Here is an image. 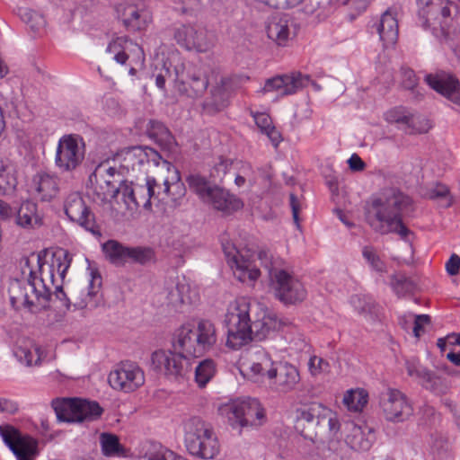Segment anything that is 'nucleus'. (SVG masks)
<instances>
[{"label": "nucleus", "instance_id": "f257e3e1", "mask_svg": "<svg viewBox=\"0 0 460 460\" xmlns=\"http://www.w3.org/2000/svg\"><path fill=\"white\" fill-rule=\"evenodd\" d=\"M217 341V328L211 321L202 319L196 324H183L173 333V351H155L152 354V364L169 378L183 376L190 368L189 358L201 357L213 349Z\"/></svg>", "mask_w": 460, "mask_h": 460}, {"label": "nucleus", "instance_id": "f03ea898", "mask_svg": "<svg viewBox=\"0 0 460 460\" xmlns=\"http://www.w3.org/2000/svg\"><path fill=\"white\" fill-rule=\"evenodd\" d=\"M71 261L72 255L66 250L58 249L49 261L40 264V277L31 271L27 279L11 280L8 293L13 306L46 308L52 294L56 297L65 296L63 282Z\"/></svg>", "mask_w": 460, "mask_h": 460}, {"label": "nucleus", "instance_id": "7ed1b4c3", "mask_svg": "<svg viewBox=\"0 0 460 460\" xmlns=\"http://www.w3.org/2000/svg\"><path fill=\"white\" fill-rule=\"evenodd\" d=\"M245 298L232 302L226 314L225 323L227 328L226 346L238 349L253 339L262 341L271 332L289 325V321L280 318L276 314L261 309L252 320L251 313L254 311Z\"/></svg>", "mask_w": 460, "mask_h": 460}, {"label": "nucleus", "instance_id": "20e7f679", "mask_svg": "<svg viewBox=\"0 0 460 460\" xmlns=\"http://www.w3.org/2000/svg\"><path fill=\"white\" fill-rule=\"evenodd\" d=\"M411 204V199L396 189L385 190L373 198L366 207V220L376 233H396L405 238L408 228L403 225L402 214Z\"/></svg>", "mask_w": 460, "mask_h": 460}, {"label": "nucleus", "instance_id": "39448f33", "mask_svg": "<svg viewBox=\"0 0 460 460\" xmlns=\"http://www.w3.org/2000/svg\"><path fill=\"white\" fill-rule=\"evenodd\" d=\"M257 258L269 273L270 288L278 300L285 305H296L306 298L305 285L297 277L281 268V259L274 258L268 251H260Z\"/></svg>", "mask_w": 460, "mask_h": 460}, {"label": "nucleus", "instance_id": "423d86ee", "mask_svg": "<svg viewBox=\"0 0 460 460\" xmlns=\"http://www.w3.org/2000/svg\"><path fill=\"white\" fill-rule=\"evenodd\" d=\"M128 181L124 179L123 172L112 162L107 160L100 163L89 176L88 189L93 199L100 204L111 203L123 197L124 187Z\"/></svg>", "mask_w": 460, "mask_h": 460}, {"label": "nucleus", "instance_id": "0eeeda50", "mask_svg": "<svg viewBox=\"0 0 460 460\" xmlns=\"http://www.w3.org/2000/svg\"><path fill=\"white\" fill-rule=\"evenodd\" d=\"M296 429L305 438L314 441L320 431L335 435L340 422L335 412L320 402L304 405L296 411Z\"/></svg>", "mask_w": 460, "mask_h": 460}, {"label": "nucleus", "instance_id": "6e6552de", "mask_svg": "<svg viewBox=\"0 0 460 460\" xmlns=\"http://www.w3.org/2000/svg\"><path fill=\"white\" fill-rule=\"evenodd\" d=\"M184 439L187 449L193 456L213 459L219 453V442L212 428L199 417L185 421Z\"/></svg>", "mask_w": 460, "mask_h": 460}, {"label": "nucleus", "instance_id": "1a4fd4ad", "mask_svg": "<svg viewBox=\"0 0 460 460\" xmlns=\"http://www.w3.org/2000/svg\"><path fill=\"white\" fill-rule=\"evenodd\" d=\"M221 416L227 419L233 428L261 426L265 420L264 409L255 398L231 401L218 408Z\"/></svg>", "mask_w": 460, "mask_h": 460}, {"label": "nucleus", "instance_id": "9d476101", "mask_svg": "<svg viewBox=\"0 0 460 460\" xmlns=\"http://www.w3.org/2000/svg\"><path fill=\"white\" fill-rule=\"evenodd\" d=\"M51 405L58 421L67 423L93 421L103 411L98 402L78 398H57Z\"/></svg>", "mask_w": 460, "mask_h": 460}, {"label": "nucleus", "instance_id": "9b49d317", "mask_svg": "<svg viewBox=\"0 0 460 460\" xmlns=\"http://www.w3.org/2000/svg\"><path fill=\"white\" fill-rule=\"evenodd\" d=\"M162 156L153 148L147 146H130L118 152L112 163L125 173L137 174L147 170L151 164L162 165Z\"/></svg>", "mask_w": 460, "mask_h": 460}, {"label": "nucleus", "instance_id": "f8f14e48", "mask_svg": "<svg viewBox=\"0 0 460 460\" xmlns=\"http://www.w3.org/2000/svg\"><path fill=\"white\" fill-rule=\"evenodd\" d=\"M102 278L96 271L91 270L89 277L85 281L76 283L70 293V297L64 296L56 297L63 306L69 309L73 305L77 309L85 307L95 308L100 304L101 298Z\"/></svg>", "mask_w": 460, "mask_h": 460}, {"label": "nucleus", "instance_id": "ddd939ff", "mask_svg": "<svg viewBox=\"0 0 460 460\" xmlns=\"http://www.w3.org/2000/svg\"><path fill=\"white\" fill-rule=\"evenodd\" d=\"M419 20L424 29L447 30L451 21V10L456 8L449 0H417Z\"/></svg>", "mask_w": 460, "mask_h": 460}, {"label": "nucleus", "instance_id": "4468645a", "mask_svg": "<svg viewBox=\"0 0 460 460\" xmlns=\"http://www.w3.org/2000/svg\"><path fill=\"white\" fill-rule=\"evenodd\" d=\"M85 146L77 135H65L59 138L55 155V165L61 172H72L83 163Z\"/></svg>", "mask_w": 460, "mask_h": 460}, {"label": "nucleus", "instance_id": "2eb2a0df", "mask_svg": "<svg viewBox=\"0 0 460 460\" xmlns=\"http://www.w3.org/2000/svg\"><path fill=\"white\" fill-rule=\"evenodd\" d=\"M379 406L385 419L391 422H402L413 413L407 396L395 388H388L380 394Z\"/></svg>", "mask_w": 460, "mask_h": 460}, {"label": "nucleus", "instance_id": "dca6fc26", "mask_svg": "<svg viewBox=\"0 0 460 460\" xmlns=\"http://www.w3.org/2000/svg\"><path fill=\"white\" fill-rule=\"evenodd\" d=\"M64 211L72 222L92 233L100 235V227L96 223L95 216L86 205L82 195L78 191H73L66 195L64 200Z\"/></svg>", "mask_w": 460, "mask_h": 460}, {"label": "nucleus", "instance_id": "f3484780", "mask_svg": "<svg viewBox=\"0 0 460 460\" xmlns=\"http://www.w3.org/2000/svg\"><path fill=\"white\" fill-rule=\"evenodd\" d=\"M222 246L227 263L239 281L252 284L258 279L261 271L251 261L248 251H239L229 243H223Z\"/></svg>", "mask_w": 460, "mask_h": 460}, {"label": "nucleus", "instance_id": "a211bd4d", "mask_svg": "<svg viewBox=\"0 0 460 460\" xmlns=\"http://www.w3.org/2000/svg\"><path fill=\"white\" fill-rule=\"evenodd\" d=\"M0 436L17 460H35L38 443L34 438L10 425L0 426Z\"/></svg>", "mask_w": 460, "mask_h": 460}, {"label": "nucleus", "instance_id": "6ab92c4d", "mask_svg": "<svg viewBox=\"0 0 460 460\" xmlns=\"http://www.w3.org/2000/svg\"><path fill=\"white\" fill-rule=\"evenodd\" d=\"M175 40L179 45L188 50L197 52H208L212 49L216 44V36L214 33L204 28L191 25H181L174 34Z\"/></svg>", "mask_w": 460, "mask_h": 460}, {"label": "nucleus", "instance_id": "aec40b11", "mask_svg": "<svg viewBox=\"0 0 460 460\" xmlns=\"http://www.w3.org/2000/svg\"><path fill=\"white\" fill-rule=\"evenodd\" d=\"M111 386L118 391L130 393L145 383L144 371L133 362H123L108 377Z\"/></svg>", "mask_w": 460, "mask_h": 460}, {"label": "nucleus", "instance_id": "412c9836", "mask_svg": "<svg viewBox=\"0 0 460 460\" xmlns=\"http://www.w3.org/2000/svg\"><path fill=\"white\" fill-rule=\"evenodd\" d=\"M277 362L273 361L269 353L258 349L250 354L246 362L242 364L241 372L243 376L253 383L262 384L269 381L273 374Z\"/></svg>", "mask_w": 460, "mask_h": 460}, {"label": "nucleus", "instance_id": "4be33fe9", "mask_svg": "<svg viewBox=\"0 0 460 460\" xmlns=\"http://www.w3.org/2000/svg\"><path fill=\"white\" fill-rule=\"evenodd\" d=\"M106 51L120 65H125L128 60H130L131 65L141 66L145 61L143 49L126 36L112 40L109 43Z\"/></svg>", "mask_w": 460, "mask_h": 460}, {"label": "nucleus", "instance_id": "5701e85b", "mask_svg": "<svg viewBox=\"0 0 460 460\" xmlns=\"http://www.w3.org/2000/svg\"><path fill=\"white\" fill-rule=\"evenodd\" d=\"M184 69L182 63L174 66V81L178 93L191 99L201 97L208 88V78L200 73L185 74Z\"/></svg>", "mask_w": 460, "mask_h": 460}, {"label": "nucleus", "instance_id": "b1692460", "mask_svg": "<svg viewBox=\"0 0 460 460\" xmlns=\"http://www.w3.org/2000/svg\"><path fill=\"white\" fill-rule=\"evenodd\" d=\"M117 12L123 24L128 30H144L152 21L151 13L142 1L119 4Z\"/></svg>", "mask_w": 460, "mask_h": 460}, {"label": "nucleus", "instance_id": "393cba45", "mask_svg": "<svg viewBox=\"0 0 460 460\" xmlns=\"http://www.w3.org/2000/svg\"><path fill=\"white\" fill-rule=\"evenodd\" d=\"M308 80V76L300 73L277 75L265 82L261 92L263 93L276 92L279 96L289 95L303 88Z\"/></svg>", "mask_w": 460, "mask_h": 460}, {"label": "nucleus", "instance_id": "a878e982", "mask_svg": "<svg viewBox=\"0 0 460 460\" xmlns=\"http://www.w3.org/2000/svg\"><path fill=\"white\" fill-rule=\"evenodd\" d=\"M300 382L297 368L288 363L277 362L269 384L278 392L288 393L294 390Z\"/></svg>", "mask_w": 460, "mask_h": 460}, {"label": "nucleus", "instance_id": "bb28decb", "mask_svg": "<svg viewBox=\"0 0 460 460\" xmlns=\"http://www.w3.org/2000/svg\"><path fill=\"white\" fill-rule=\"evenodd\" d=\"M425 81L436 92L460 106V84L453 75L438 72L434 75H427Z\"/></svg>", "mask_w": 460, "mask_h": 460}, {"label": "nucleus", "instance_id": "cd10ccee", "mask_svg": "<svg viewBox=\"0 0 460 460\" xmlns=\"http://www.w3.org/2000/svg\"><path fill=\"white\" fill-rule=\"evenodd\" d=\"M122 190L123 197L121 201L127 210L134 211L140 206L145 208L151 207V199H154V190L151 186L148 187L146 183L133 187L132 182H129Z\"/></svg>", "mask_w": 460, "mask_h": 460}, {"label": "nucleus", "instance_id": "c85d7f7f", "mask_svg": "<svg viewBox=\"0 0 460 460\" xmlns=\"http://www.w3.org/2000/svg\"><path fill=\"white\" fill-rule=\"evenodd\" d=\"M345 442L355 451H367L375 441V434L367 426H358L353 422L345 425Z\"/></svg>", "mask_w": 460, "mask_h": 460}, {"label": "nucleus", "instance_id": "c756f323", "mask_svg": "<svg viewBox=\"0 0 460 460\" xmlns=\"http://www.w3.org/2000/svg\"><path fill=\"white\" fill-rule=\"evenodd\" d=\"M380 40L385 48L394 46L398 40L399 26L396 13L393 9H387L374 24Z\"/></svg>", "mask_w": 460, "mask_h": 460}, {"label": "nucleus", "instance_id": "7c9ffc66", "mask_svg": "<svg viewBox=\"0 0 460 460\" xmlns=\"http://www.w3.org/2000/svg\"><path fill=\"white\" fill-rule=\"evenodd\" d=\"M291 21L288 14L276 13L271 15L267 22L266 32L269 39L279 46H285L291 36Z\"/></svg>", "mask_w": 460, "mask_h": 460}, {"label": "nucleus", "instance_id": "2f4dec72", "mask_svg": "<svg viewBox=\"0 0 460 460\" xmlns=\"http://www.w3.org/2000/svg\"><path fill=\"white\" fill-rule=\"evenodd\" d=\"M203 201L212 205L216 209L225 212L237 210L243 206L240 199L217 186L213 187Z\"/></svg>", "mask_w": 460, "mask_h": 460}, {"label": "nucleus", "instance_id": "473e14b6", "mask_svg": "<svg viewBox=\"0 0 460 460\" xmlns=\"http://www.w3.org/2000/svg\"><path fill=\"white\" fill-rule=\"evenodd\" d=\"M406 370L410 376L420 379L425 388L429 389L435 393L443 392L441 378L422 367L419 361H406Z\"/></svg>", "mask_w": 460, "mask_h": 460}, {"label": "nucleus", "instance_id": "72a5a7b5", "mask_svg": "<svg viewBox=\"0 0 460 460\" xmlns=\"http://www.w3.org/2000/svg\"><path fill=\"white\" fill-rule=\"evenodd\" d=\"M32 184L38 197L43 201L52 199L58 192V179L47 172L37 173Z\"/></svg>", "mask_w": 460, "mask_h": 460}, {"label": "nucleus", "instance_id": "f704fd0d", "mask_svg": "<svg viewBox=\"0 0 460 460\" xmlns=\"http://www.w3.org/2000/svg\"><path fill=\"white\" fill-rule=\"evenodd\" d=\"M16 224L23 228H33L41 225L38 206L32 201H24L17 210Z\"/></svg>", "mask_w": 460, "mask_h": 460}, {"label": "nucleus", "instance_id": "c9c22d12", "mask_svg": "<svg viewBox=\"0 0 460 460\" xmlns=\"http://www.w3.org/2000/svg\"><path fill=\"white\" fill-rule=\"evenodd\" d=\"M161 170H166L169 174L170 191L168 192V199L173 203H177L186 193L184 183L181 181L179 171L166 160L162 161Z\"/></svg>", "mask_w": 460, "mask_h": 460}, {"label": "nucleus", "instance_id": "e433bc0d", "mask_svg": "<svg viewBox=\"0 0 460 460\" xmlns=\"http://www.w3.org/2000/svg\"><path fill=\"white\" fill-rule=\"evenodd\" d=\"M15 358L26 366H39L42 361V351L40 347L31 341H24L13 349Z\"/></svg>", "mask_w": 460, "mask_h": 460}, {"label": "nucleus", "instance_id": "4c0bfd02", "mask_svg": "<svg viewBox=\"0 0 460 460\" xmlns=\"http://www.w3.org/2000/svg\"><path fill=\"white\" fill-rule=\"evenodd\" d=\"M128 247L118 241L109 240L102 244V252L112 264L122 266L128 262Z\"/></svg>", "mask_w": 460, "mask_h": 460}, {"label": "nucleus", "instance_id": "58836bf2", "mask_svg": "<svg viewBox=\"0 0 460 460\" xmlns=\"http://www.w3.org/2000/svg\"><path fill=\"white\" fill-rule=\"evenodd\" d=\"M254 120L261 131L265 134L272 145L277 147L281 142V135L272 125L271 118L266 113H256L253 116Z\"/></svg>", "mask_w": 460, "mask_h": 460}, {"label": "nucleus", "instance_id": "ea45409f", "mask_svg": "<svg viewBox=\"0 0 460 460\" xmlns=\"http://www.w3.org/2000/svg\"><path fill=\"white\" fill-rule=\"evenodd\" d=\"M100 445L102 453L108 457L120 456L125 453L124 447L119 443V438L111 433H102L100 435Z\"/></svg>", "mask_w": 460, "mask_h": 460}, {"label": "nucleus", "instance_id": "a19ab883", "mask_svg": "<svg viewBox=\"0 0 460 460\" xmlns=\"http://www.w3.org/2000/svg\"><path fill=\"white\" fill-rule=\"evenodd\" d=\"M188 290V282H186L185 279L172 283L170 287L167 288L166 291V299L168 304L173 306H178L185 305L186 302L191 301L190 296H188V298H182V296H182V292Z\"/></svg>", "mask_w": 460, "mask_h": 460}, {"label": "nucleus", "instance_id": "79ce46f5", "mask_svg": "<svg viewBox=\"0 0 460 460\" xmlns=\"http://www.w3.org/2000/svg\"><path fill=\"white\" fill-rule=\"evenodd\" d=\"M217 371L216 363L210 358L204 359L195 368V381L199 387H204Z\"/></svg>", "mask_w": 460, "mask_h": 460}, {"label": "nucleus", "instance_id": "37998d69", "mask_svg": "<svg viewBox=\"0 0 460 460\" xmlns=\"http://www.w3.org/2000/svg\"><path fill=\"white\" fill-rule=\"evenodd\" d=\"M412 113L405 107H395L387 111L385 119L389 123L397 124L400 128L407 129L411 123Z\"/></svg>", "mask_w": 460, "mask_h": 460}, {"label": "nucleus", "instance_id": "c03bdc74", "mask_svg": "<svg viewBox=\"0 0 460 460\" xmlns=\"http://www.w3.org/2000/svg\"><path fill=\"white\" fill-rule=\"evenodd\" d=\"M19 16L34 32H40L45 27V18L42 14L34 10L20 8Z\"/></svg>", "mask_w": 460, "mask_h": 460}, {"label": "nucleus", "instance_id": "a18cd8bd", "mask_svg": "<svg viewBox=\"0 0 460 460\" xmlns=\"http://www.w3.org/2000/svg\"><path fill=\"white\" fill-rule=\"evenodd\" d=\"M367 402V394L363 389L350 390L343 397V403L353 411H361Z\"/></svg>", "mask_w": 460, "mask_h": 460}, {"label": "nucleus", "instance_id": "49530a36", "mask_svg": "<svg viewBox=\"0 0 460 460\" xmlns=\"http://www.w3.org/2000/svg\"><path fill=\"white\" fill-rule=\"evenodd\" d=\"M155 260V252L150 247H128V262L146 264Z\"/></svg>", "mask_w": 460, "mask_h": 460}, {"label": "nucleus", "instance_id": "de8ad7c7", "mask_svg": "<svg viewBox=\"0 0 460 460\" xmlns=\"http://www.w3.org/2000/svg\"><path fill=\"white\" fill-rule=\"evenodd\" d=\"M169 174L163 178H147L146 184L147 186H151L154 190V199H157L159 201H167L168 200V192L170 191L169 185Z\"/></svg>", "mask_w": 460, "mask_h": 460}, {"label": "nucleus", "instance_id": "09e8293b", "mask_svg": "<svg viewBox=\"0 0 460 460\" xmlns=\"http://www.w3.org/2000/svg\"><path fill=\"white\" fill-rule=\"evenodd\" d=\"M187 182L190 190H192L202 200L206 199L208 194L213 189L204 177L199 174H190L187 178Z\"/></svg>", "mask_w": 460, "mask_h": 460}, {"label": "nucleus", "instance_id": "8fccbe9b", "mask_svg": "<svg viewBox=\"0 0 460 460\" xmlns=\"http://www.w3.org/2000/svg\"><path fill=\"white\" fill-rule=\"evenodd\" d=\"M391 286L398 296L410 294L415 289L414 282L402 274H395L392 276Z\"/></svg>", "mask_w": 460, "mask_h": 460}, {"label": "nucleus", "instance_id": "3c124183", "mask_svg": "<svg viewBox=\"0 0 460 460\" xmlns=\"http://www.w3.org/2000/svg\"><path fill=\"white\" fill-rule=\"evenodd\" d=\"M362 255L372 270L381 273L386 271L385 263L374 247L365 246L362 250Z\"/></svg>", "mask_w": 460, "mask_h": 460}, {"label": "nucleus", "instance_id": "603ef678", "mask_svg": "<svg viewBox=\"0 0 460 460\" xmlns=\"http://www.w3.org/2000/svg\"><path fill=\"white\" fill-rule=\"evenodd\" d=\"M148 134L156 141L170 144L172 141V136L167 128L159 121L151 120L149 122Z\"/></svg>", "mask_w": 460, "mask_h": 460}, {"label": "nucleus", "instance_id": "864d4df0", "mask_svg": "<svg viewBox=\"0 0 460 460\" xmlns=\"http://www.w3.org/2000/svg\"><path fill=\"white\" fill-rule=\"evenodd\" d=\"M17 180L14 174L4 167H0V195L12 193L16 187Z\"/></svg>", "mask_w": 460, "mask_h": 460}, {"label": "nucleus", "instance_id": "5fc2aeb1", "mask_svg": "<svg viewBox=\"0 0 460 460\" xmlns=\"http://www.w3.org/2000/svg\"><path fill=\"white\" fill-rule=\"evenodd\" d=\"M308 370L312 376L318 377L331 371L329 362L318 356H312L308 361Z\"/></svg>", "mask_w": 460, "mask_h": 460}, {"label": "nucleus", "instance_id": "6e6d98bb", "mask_svg": "<svg viewBox=\"0 0 460 460\" xmlns=\"http://www.w3.org/2000/svg\"><path fill=\"white\" fill-rule=\"evenodd\" d=\"M351 304L359 314H371L376 312V305L370 297L357 295L351 297Z\"/></svg>", "mask_w": 460, "mask_h": 460}, {"label": "nucleus", "instance_id": "4d7b16f0", "mask_svg": "<svg viewBox=\"0 0 460 460\" xmlns=\"http://www.w3.org/2000/svg\"><path fill=\"white\" fill-rule=\"evenodd\" d=\"M431 128L430 121L420 115L412 114L408 130L411 133H426Z\"/></svg>", "mask_w": 460, "mask_h": 460}, {"label": "nucleus", "instance_id": "13d9d810", "mask_svg": "<svg viewBox=\"0 0 460 460\" xmlns=\"http://www.w3.org/2000/svg\"><path fill=\"white\" fill-rule=\"evenodd\" d=\"M288 7L301 5V10L306 14L314 13L321 6L320 0H286Z\"/></svg>", "mask_w": 460, "mask_h": 460}, {"label": "nucleus", "instance_id": "bf43d9fd", "mask_svg": "<svg viewBox=\"0 0 460 460\" xmlns=\"http://www.w3.org/2000/svg\"><path fill=\"white\" fill-rule=\"evenodd\" d=\"M409 318L413 323V334L419 338L424 332V326L430 323V317L428 314H410Z\"/></svg>", "mask_w": 460, "mask_h": 460}, {"label": "nucleus", "instance_id": "052dcab7", "mask_svg": "<svg viewBox=\"0 0 460 460\" xmlns=\"http://www.w3.org/2000/svg\"><path fill=\"white\" fill-rule=\"evenodd\" d=\"M402 85L410 91H414L418 84V78L413 70L402 67L401 69Z\"/></svg>", "mask_w": 460, "mask_h": 460}, {"label": "nucleus", "instance_id": "680f3d73", "mask_svg": "<svg viewBox=\"0 0 460 460\" xmlns=\"http://www.w3.org/2000/svg\"><path fill=\"white\" fill-rule=\"evenodd\" d=\"M172 77V73L169 66H167L166 63H164L163 67L160 71L155 75V84L156 86L164 91L165 90V81L168 78Z\"/></svg>", "mask_w": 460, "mask_h": 460}, {"label": "nucleus", "instance_id": "e2e57ef3", "mask_svg": "<svg viewBox=\"0 0 460 460\" xmlns=\"http://www.w3.org/2000/svg\"><path fill=\"white\" fill-rule=\"evenodd\" d=\"M438 347L441 351H445L447 346L460 347V334H450L445 338H439L437 341Z\"/></svg>", "mask_w": 460, "mask_h": 460}, {"label": "nucleus", "instance_id": "0e129e2a", "mask_svg": "<svg viewBox=\"0 0 460 460\" xmlns=\"http://www.w3.org/2000/svg\"><path fill=\"white\" fill-rule=\"evenodd\" d=\"M237 172L245 177L249 182H253L255 180L254 172L251 164L239 161L236 163Z\"/></svg>", "mask_w": 460, "mask_h": 460}, {"label": "nucleus", "instance_id": "69168bd1", "mask_svg": "<svg viewBox=\"0 0 460 460\" xmlns=\"http://www.w3.org/2000/svg\"><path fill=\"white\" fill-rule=\"evenodd\" d=\"M231 164L232 163L230 160L219 158V162L214 166V172H212V176L215 178H221L227 172Z\"/></svg>", "mask_w": 460, "mask_h": 460}, {"label": "nucleus", "instance_id": "338daca9", "mask_svg": "<svg viewBox=\"0 0 460 460\" xmlns=\"http://www.w3.org/2000/svg\"><path fill=\"white\" fill-rule=\"evenodd\" d=\"M447 272L450 276H456L460 270V257L456 254H452L446 263Z\"/></svg>", "mask_w": 460, "mask_h": 460}, {"label": "nucleus", "instance_id": "774afa93", "mask_svg": "<svg viewBox=\"0 0 460 460\" xmlns=\"http://www.w3.org/2000/svg\"><path fill=\"white\" fill-rule=\"evenodd\" d=\"M348 164L349 169L354 172H360L365 168V163L362 159L357 155L353 154L348 160Z\"/></svg>", "mask_w": 460, "mask_h": 460}]
</instances>
